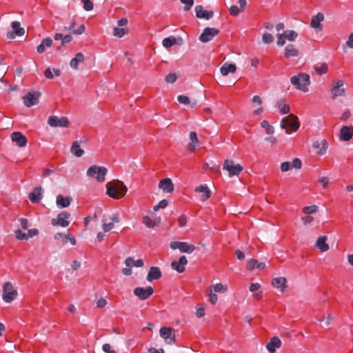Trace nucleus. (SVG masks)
<instances>
[{
    "label": "nucleus",
    "mask_w": 353,
    "mask_h": 353,
    "mask_svg": "<svg viewBox=\"0 0 353 353\" xmlns=\"http://www.w3.org/2000/svg\"><path fill=\"white\" fill-rule=\"evenodd\" d=\"M159 188L166 193H171L174 190V185L170 178L161 180L159 183Z\"/></svg>",
    "instance_id": "obj_25"
},
{
    "label": "nucleus",
    "mask_w": 353,
    "mask_h": 353,
    "mask_svg": "<svg viewBox=\"0 0 353 353\" xmlns=\"http://www.w3.org/2000/svg\"><path fill=\"white\" fill-rule=\"evenodd\" d=\"M195 191L197 192L202 193V196L201 197V200L202 201H206L208 198L210 197V190L208 188L206 185H202L198 186L195 188Z\"/></svg>",
    "instance_id": "obj_37"
},
{
    "label": "nucleus",
    "mask_w": 353,
    "mask_h": 353,
    "mask_svg": "<svg viewBox=\"0 0 353 353\" xmlns=\"http://www.w3.org/2000/svg\"><path fill=\"white\" fill-rule=\"evenodd\" d=\"M70 217V213L63 211L60 212L56 218L52 219L51 223L54 226L59 225L63 228H66L70 224V221H68Z\"/></svg>",
    "instance_id": "obj_11"
},
{
    "label": "nucleus",
    "mask_w": 353,
    "mask_h": 353,
    "mask_svg": "<svg viewBox=\"0 0 353 353\" xmlns=\"http://www.w3.org/2000/svg\"><path fill=\"white\" fill-rule=\"evenodd\" d=\"M324 19V15L321 12H319L317 14L312 17L311 19V26L318 30H321L322 25L321 22Z\"/></svg>",
    "instance_id": "obj_28"
},
{
    "label": "nucleus",
    "mask_w": 353,
    "mask_h": 353,
    "mask_svg": "<svg viewBox=\"0 0 353 353\" xmlns=\"http://www.w3.org/2000/svg\"><path fill=\"white\" fill-rule=\"evenodd\" d=\"M83 4V8L86 11H90L93 9L94 5L90 0H81Z\"/></svg>",
    "instance_id": "obj_52"
},
{
    "label": "nucleus",
    "mask_w": 353,
    "mask_h": 353,
    "mask_svg": "<svg viewBox=\"0 0 353 353\" xmlns=\"http://www.w3.org/2000/svg\"><path fill=\"white\" fill-rule=\"evenodd\" d=\"M229 10L230 14L232 16H236L239 13L243 12V10H241V9L236 6H232Z\"/></svg>",
    "instance_id": "obj_55"
},
{
    "label": "nucleus",
    "mask_w": 353,
    "mask_h": 353,
    "mask_svg": "<svg viewBox=\"0 0 353 353\" xmlns=\"http://www.w3.org/2000/svg\"><path fill=\"white\" fill-rule=\"evenodd\" d=\"M54 239L57 241L66 243V234L62 233H57L54 234Z\"/></svg>",
    "instance_id": "obj_58"
},
{
    "label": "nucleus",
    "mask_w": 353,
    "mask_h": 353,
    "mask_svg": "<svg viewBox=\"0 0 353 353\" xmlns=\"http://www.w3.org/2000/svg\"><path fill=\"white\" fill-rule=\"evenodd\" d=\"M223 169L228 171V176L232 177L239 175L243 168L240 164H235L232 160L226 159L224 161Z\"/></svg>",
    "instance_id": "obj_7"
},
{
    "label": "nucleus",
    "mask_w": 353,
    "mask_h": 353,
    "mask_svg": "<svg viewBox=\"0 0 353 353\" xmlns=\"http://www.w3.org/2000/svg\"><path fill=\"white\" fill-rule=\"evenodd\" d=\"M161 217H155L154 220H152L150 217L148 216H144L143 217V224L147 226L148 228H154L157 225H160L161 223Z\"/></svg>",
    "instance_id": "obj_35"
},
{
    "label": "nucleus",
    "mask_w": 353,
    "mask_h": 353,
    "mask_svg": "<svg viewBox=\"0 0 353 353\" xmlns=\"http://www.w3.org/2000/svg\"><path fill=\"white\" fill-rule=\"evenodd\" d=\"M52 39L50 37L43 39L41 43L37 48V52L40 54L43 53L46 50V47L52 46Z\"/></svg>",
    "instance_id": "obj_40"
},
{
    "label": "nucleus",
    "mask_w": 353,
    "mask_h": 353,
    "mask_svg": "<svg viewBox=\"0 0 353 353\" xmlns=\"http://www.w3.org/2000/svg\"><path fill=\"white\" fill-rule=\"evenodd\" d=\"M353 136V126L344 125L341 128L339 138L341 141H348Z\"/></svg>",
    "instance_id": "obj_20"
},
{
    "label": "nucleus",
    "mask_w": 353,
    "mask_h": 353,
    "mask_svg": "<svg viewBox=\"0 0 353 353\" xmlns=\"http://www.w3.org/2000/svg\"><path fill=\"white\" fill-rule=\"evenodd\" d=\"M43 189L41 186L34 188L32 192L29 194V199L34 203H37L43 198Z\"/></svg>",
    "instance_id": "obj_23"
},
{
    "label": "nucleus",
    "mask_w": 353,
    "mask_h": 353,
    "mask_svg": "<svg viewBox=\"0 0 353 353\" xmlns=\"http://www.w3.org/2000/svg\"><path fill=\"white\" fill-rule=\"evenodd\" d=\"M301 221H303L304 225H307L314 221V218L312 216L307 215L305 216L302 217Z\"/></svg>",
    "instance_id": "obj_62"
},
{
    "label": "nucleus",
    "mask_w": 353,
    "mask_h": 353,
    "mask_svg": "<svg viewBox=\"0 0 353 353\" xmlns=\"http://www.w3.org/2000/svg\"><path fill=\"white\" fill-rule=\"evenodd\" d=\"M236 70L234 63H225L220 68V72L223 76H227L229 73H234Z\"/></svg>",
    "instance_id": "obj_36"
},
{
    "label": "nucleus",
    "mask_w": 353,
    "mask_h": 353,
    "mask_svg": "<svg viewBox=\"0 0 353 353\" xmlns=\"http://www.w3.org/2000/svg\"><path fill=\"white\" fill-rule=\"evenodd\" d=\"M170 248L172 250H179L181 252L191 254L195 250L196 247L192 244H188L186 242L172 241L170 244Z\"/></svg>",
    "instance_id": "obj_9"
},
{
    "label": "nucleus",
    "mask_w": 353,
    "mask_h": 353,
    "mask_svg": "<svg viewBox=\"0 0 353 353\" xmlns=\"http://www.w3.org/2000/svg\"><path fill=\"white\" fill-rule=\"evenodd\" d=\"M319 210V207L316 205H312L310 206H306L303 208V212L309 215L311 214L316 213Z\"/></svg>",
    "instance_id": "obj_47"
},
{
    "label": "nucleus",
    "mask_w": 353,
    "mask_h": 353,
    "mask_svg": "<svg viewBox=\"0 0 353 353\" xmlns=\"http://www.w3.org/2000/svg\"><path fill=\"white\" fill-rule=\"evenodd\" d=\"M72 198L70 196L64 197L61 194H58L56 198V204L59 208H67L70 205Z\"/></svg>",
    "instance_id": "obj_29"
},
{
    "label": "nucleus",
    "mask_w": 353,
    "mask_h": 353,
    "mask_svg": "<svg viewBox=\"0 0 353 353\" xmlns=\"http://www.w3.org/2000/svg\"><path fill=\"white\" fill-rule=\"evenodd\" d=\"M188 263V260L185 256H181L178 261H173L171 263V267L173 270L179 273H182L185 270V265Z\"/></svg>",
    "instance_id": "obj_19"
},
{
    "label": "nucleus",
    "mask_w": 353,
    "mask_h": 353,
    "mask_svg": "<svg viewBox=\"0 0 353 353\" xmlns=\"http://www.w3.org/2000/svg\"><path fill=\"white\" fill-rule=\"evenodd\" d=\"M18 292L10 282H6L3 285L2 299L7 303L17 299Z\"/></svg>",
    "instance_id": "obj_6"
},
{
    "label": "nucleus",
    "mask_w": 353,
    "mask_h": 353,
    "mask_svg": "<svg viewBox=\"0 0 353 353\" xmlns=\"http://www.w3.org/2000/svg\"><path fill=\"white\" fill-rule=\"evenodd\" d=\"M276 107L279 109L281 114H288L290 111V106L285 103L282 100L276 103Z\"/></svg>",
    "instance_id": "obj_44"
},
{
    "label": "nucleus",
    "mask_w": 353,
    "mask_h": 353,
    "mask_svg": "<svg viewBox=\"0 0 353 353\" xmlns=\"http://www.w3.org/2000/svg\"><path fill=\"white\" fill-rule=\"evenodd\" d=\"M133 292L140 300L144 301L153 294L154 290L151 286H148L145 288L137 287L134 289Z\"/></svg>",
    "instance_id": "obj_15"
},
{
    "label": "nucleus",
    "mask_w": 353,
    "mask_h": 353,
    "mask_svg": "<svg viewBox=\"0 0 353 353\" xmlns=\"http://www.w3.org/2000/svg\"><path fill=\"white\" fill-rule=\"evenodd\" d=\"M108 169L105 167L97 165H91L86 172V174L88 177L94 179L99 183H103L105 181Z\"/></svg>",
    "instance_id": "obj_3"
},
{
    "label": "nucleus",
    "mask_w": 353,
    "mask_h": 353,
    "mask_svg": "<svg viewBox=\"0 0 353 353\" xmlns=\"http://www.w3.org/2000/svg\"><path fill=\"white\" fill-rule=\"evenodd\" d=\"M290 168H292V165L289 161H285L281 164V170L283 172L288 171Z\"/></svg>",
    "instance_id": "obj_57"
},
{
    "label": "nucleus",
    "mask_w": 353,
    "mask_h": 353,
    "mask_svg": "<svg viewBox=\"0 0 353 353\" xmlns=\"http://www.w3.org/2000/svg\"><path fill=\"white\" fill-rule=\"evenodd\" d=\"M262 41L265 44H270L273 42L274 37L271 34L266 32L263 34Z\"/></svg>",
    "instance_id": "obj_50"
},
{
    "label": "nucleus",
    "mask_w": 353,
    "mask_h": 353,
    "mask_svg": "<svg viewBox=\"0 0 353 353\" xmlns=\"http://www.w3.org/2000/svg\"><path fill=\"white\" fill-rule=\"evenodd\" d=\"M312 147L314 149L318 150L316 154L319 156H323L327 152L328 143L325 139L317 140L313 143Z\"/></svg>",
    "instance_id": "obj_21"
},
{
    "label": "nucleus",
    "mask_w": 353,
    "mask_h": 353,
    "mask_svg": "<svg viewBox=\"0 0 353 353\" xmlns=\"http://www.w3.org/2000/svg\"><path fill=\"white\" fill-rule=\"evenodd\" d=\"M346 96V88L343 80L333 81L330 87V98L333 100Z\"/></svg>",
    "instance_id": "obj_5"
},
{
    "label": "nucleus",
    "mask_w": 353,
    "mask_h": 353,
    "mask_svg": "<svg viewBox=\"0 0 353 353\" xmlns=\"http://www.w3.org/2000/svg\"><path fill=\"white\" fill-rule=\"evenodd\" d=\"M129 30L128 28L117 26L113 28V35L117 38L123 37L124 35L127 34Z\"/></svg>",
    "instance_id": "obj_41"
},
{
    "label": "nucleus",
    "mask_w": 353,
    "mask_h": 353,
    "mask_svg": "<svg viewBox=\"0 0 353 353\" xmlns=\"http://www.w3.org/2000/svg\"><path fill=\"white\" fill-rule=\"evenodd\" d=\"M219 30L215 28H205L199 36V41L202 43H207L218 35Z\"/></svg>",
    "instance_id": "obj_13"
},
{
    "label": "nucleus",
    "mask_w": 353,
    "mask_h": 353,
    "mask_svg": "<svg viewBox=\"0 0 353 353\" xmlns=\"http://www.w3.org/2000/svg\"><path fill=\"white\" fill-rule=\"evenodd\" d=\"M213 290L215 292H221L224 293L228 290V287L226 285H223L221 283H218L212 286Z\"/></svg>",
    "instance_id": "obj_49"
},
{
    "label": "nucleus",
    "mask_w": 353,
    "mask_h": 353,
    "mask_svg": "<svg viewBox=\"0 0 353 353\" xmlns=\"http://www.w3.org/2000/svg\"><path fill=\"white\" fill-rule=\"evenodd\" d=\"M182 41H183L182 39L180 37L176 38L174 36H170L169 37H166L163 39L162 45L164 48H169L176 44L181 45L182 43Z\"/></svg>",
    "instance_id": "obj_27"
},
{
    "label": "nucleus",
    "mask_w": 353,
    "mask_h": 353,
    "mask_svg": "<svg viewBox=\"0 0 353 353\" xmlns=\"http://www.w3.org/2000/svg\"><path fill=\"white\" fill-rule=\"evenodd\" d=\"M207 293L209 296V301L212 304H216L218 301L217 295L212 292V287L207 289Z\"/></svg>",
    "instance_id": "obj_48"
},
{
    "label": "nucleus",
    "mask_w": 353,
    "mask_h": 353,
    "mask_svg": "<svg viewBox=\"0 0 353 353\" xmlns=\"http://www.w3.org/2000/svg\"><path fill=\"white\" fill-rule=\"evenodd\" d=\"M102 223V229L104 232H108L113 229L114 227V223L112 221L108 223V219L106 216H103L101 220Z\"/></svg>",
    "instance_id": "obj_43"
},
{
    "label": "nucleus",
    "mask_w": 353,
    "mask_h": 353,
    "mask_svg": "<svg viewBox=\"0 0 353 353\" xmlns=\"http://www.w3.org/2000/svg\"><path fill=\"white\" fill-rule=\"evenodd\" d=\"M196 17L199 19H204L208 20L213 17L214 12L210 10H205L203 6L199 5L196 6L194 8Z\"/></svg>",
    "instance_id": "obj_22"
},
{
    "label": "nucleus",
    "mask_w": 353,
    "mask_h": 353,
    "mask_svg": "<svg viewBox=\"0 0 353 353\" xmlns=\"http://www.w3.org/2000/svg\"><path fill=\"white\" fill-rule=\"evenodd\" d=\"M190 143L188 144V150L190 152H194L196 148L198 147L200 144V142L198 139L197 134L195 132L192 131L190 133Z\"/></svg>",
    "instance_id": "obj_31"
},
{
    "label": "nucleus",
    "mask_w": 353,
    "mask_h": 353,
    "mask_svg": "<svg viewBox=\"0 0 353 353\" xmlns=\"http://www.w3.org/2000/svg\"><path fill=\"white\" fill-rule=\"evenodd\" d=\"M15 236L19 240H28V236L26 233L23 232L21 230H17L14 232Z\"/></svg>",
    "instance_id": "obj_51"
},
{
    "label": "nucleus",
    "mask_w": 353,
    "mask_h": 353,
    "mask_svg": "<svg viewBox=\"0 0 353 353\" xmlns=\"http://www.w3.org/2000/svg\"><path fill=\"white\" fill-rule=\"evenodd\" d=\"M161 277V272L158 267H151L147 276V280L149 282L153 280L159 279Z\"/></svg>",
    "instance_id": "obj_33"
},
{
    "label": "nucleus",
    "mask_w": 353,
    "mask_h": 353,
    "mask_svg": "<svg viewBox=\"0 0 353 353\" xmlns=\"http://www.w3.org/2000/svg\"><path fill=\"white\" fill-rule=\"evenodd\" d=\"M125 264L126 268L122 270V273L125 276H130L132 274V267H142L144 265V261L143 259L134 260L132 257H128L125 260Z\"/></svg>",
    "instance_id": "obj_12"
},
{
    "label": "nucleus",
    "mask_w": 353,
    "mask_h": 353,
    "mask_svg": "<svg viewBox=\"0 0 353 353\" xmlns=\"http://www.w3.org/2000/svg\"><path fill=\"white\" fill-rule=\"evenodd\" d=\"M327 236H319L315 243V246L319 249L322 252L327 251L330 248L329 245L326 243Z\"/></svg>",
    "instance_id": "obj_34"
},
{
    "label": "nucleus",
    "mask_w": 353,
    "mask_h": 353,
    "mask_svg": "<svg viewBox=\"0 0 353 353\" xmlns=\"http://www.w3.org/2000/svg\"><path fill=\"white\" fill-rule=\"evenodd\" d=\"M299 54V50L296 48V46L293 44H289L285 48L284 57L286 59H290L291 57H298Z\"/></svg>",
    "instance_id": "obj_30"
},
{
    "label": "nucleus",
    "mask_w": 353,
    "mask_h": 353,
    "mask_svg": "<svg viewBox=\"0 0 353 353\" xmlns=\"http://www.w3.org/2000/svg\"><path fill=\"white\" fill-rule=\"evenodd\" d=\"M181 2L185 4L184 10L188 11L190 10L192 6L194 5V0H180Z\"/></svg>",
    "instance_id": "obj_54"
},
{
    "label": "nucleus",
    "mask_w": 353,
    "mask_h": 353,
    "mask_svg": "<svg viewBox=\"0 0 353 353\" xmlns=\"http://www.w3.org/2000/svg\"><path fill=\"white\" fill-rule=\"evenodd\" d=\"M48 123L52 128L61 127L65 128L69 125V121L67 117H62L58 118L57 116H50L48 118Z\"/></svg>",
    "instance_id": "obj_16"
},
{
    "label": "nucleus",
    "mask_w": 353,
    "mask_h": 353,
    "mask_svg": "<svg viewBox=\"0 0 353 353\" xmlns=\"http://www.w3.org/2000/svg\"><path fill=\"white\" fill-rule=\"evenodd\" d=\"M70 151L77 157H81L85 153L84 150L80 148V143L77 141L72 143Z\"/></svg>",
    "instance_id": "obj_39"
},
{
    "label": "nucleus",
    "mask_w": 353,
    "mask_h": 353,
    "mask_svg": "<svg viewBox=\"0 0 353 353\" xmlns=\"http://www.w3.org/2000/svg\"><path fill=\"white\" fill-rule=\"evenodd\" d=\"M72 37L71 35H65L63 36V40L61 43V46L57 48V50L61 49V46H63L65 43H70L72 40Z\"/></svg>",
    "instance_id": "obj_56"
},
{
    "label": "nucleus",
    "mask_w": 353,
    "mask_h": 353,
    "mask_svg": "<svg viewBox=\"0 0 353 353\" xmlns=\"http://www.w3.org/2000/svg\"><path fill=\"white\" fill-rule=\"evenodd\" d=\"M290 82L296 89L307 92L308 85L310 84V77L307 74L299 73L292 77Z\"/></svg>",
    "instance_id": "obj_2"
},
{
    "label": "nucleus",
    "mask_w": 353,
    "mask_h": 353,
    "mask_svg": "<svg viewBox=\"0 0 353 353\" xmlns=\"http://www.w3.org/2000/svg\"><path fill=\"white\" fill-rule=\"evenodd\" d=\"M319 182L322 185L323 188H326L330 182V179L327 176H321L319 179Z\"/></svg>",
    "instance_id": "obj_59"
},
{
    "label": "nucleus",
    "mask_w": 353,
    "mask_h": 353,
    "mask_svg": "<svg viewBox=\"0 0 353 353\" xmlns=\"http://www.w3.org/2000/svg\"><path fill=\"white\" fill-rule=\"evenodd\" d=\"M277 45L279 46H283L286 42V40L289 41H294L298 37V34L294 30H285L283 33L277 32Z\"/></svg>",
    "instance_id": "obj_8"
},
{
    "label": "nucleus",
    "mask_w": 353,
    "mask_h": 353,
    "mask_svg": "<svg viewBox=\"0 0 353 353\" xmlns=\"http://www.w3.org/2000/svg\"><path fill=\"white\" fill-rule=\"evenodd\" d=\"M107 187V194L114 199H119L123 197L127 192V187L121 181H114L112 183H108Z\"/></svg>",
    "instance_id": "obj_1"
},
{
    "label": "nucleus",
    "mask_w": 353,
    "mask_h": 353,
    "mask_svg": "<svg viewBox=\"0 0 353 353\" xmlns=\"http://www.w3.org/2000/svg\"><path fill=\"white\" fill-rule=\"evenodd\" d=\"M261 126L265 129L267 134H272L274 132V128L267 121L263 120L261 122Z\"/></svg>",
    "instance_id": "obj_45"
},
{
    "label": "nucleus",
    "mask_w": 353,
    "mask_h": 353,
    "mask_svg": "<svg viewBox=\"0 0 353 353\" xmlns=\"http://www.w3.org/2000/svg\"><path fill=\"white\" fill-rule=\"evenodd\" d=\"M11 139L19 147H24L27 144V139L21 132H15L11 134Z\"/></svg>",
    "instance_id": "obj_26"
},
{
    "label": "nucleus",
    "mask_w": 353,
    "mask_h": 353,
    "mask_svg": "<svg viewBox=\"0 0 353 353\" xmlns=\"http://www.w3.org/2000/svg\"><path fill=\"white\" fill-rule=\"evenodd\" d=\"M281 126L285 130L286 133L290 134L292 132L296 131L299 128V123L297 117L292 114L283 118L281 122Z\"/></svg>",
    "instance_id": "obj_4"
},
{
    "label": "nucleus",
    "mask_w": 353,
    "mask_h": 353,
    "mask_svg": "<svg viewBox=\"0 0 353 353\" xmlns=\"http://www.w3.org/2000/svg\"><path fill=\"white\" fill-rule=\"evenodd\" d=\"M314 70L319 75L325 74L327 71V65L325 63L314 66Z\"/></svg>",
    "instance_id": "obj_46"
},
{
    "label": "nucleus",
    "mask_w": 353,
    "mask_h": 353,
    "mask_svg": "<svg viewBox=\"0 0 353 353\" xmlns=\"http://www.w3.org/2000/svg\"><path fill=\"white\" fill-rule=\"evenodd\" d=\"M102 350L105 353H117L115 350L111 349V346L108 343L103 344Z\"/></svg>",
    "instance_id": "obj_61"
},
{
    "label": "nucleus",
    "mask_w": 353,
    "mask_h": 353,
    "mask_svg": "<svg viewBox=\"0 0 353 353\" xmlns=\"http://www.w3.org/2000/svg\"><path fill=\"white\" fill-rule=\"evenodd\" d=\"M40 97L41 92H28L23 97L24 105L28 108L37 105Z\"/></svg>",
    "instance_id": "obj_14"
},
{
    "label": "nucleus",
    "mask_w": 353,
    "mask_h": 353,
    "mask_svg": "<svg viewBox=\"0 0 353 353\" xmlns=\"http://www.w3.org/2000/svg\"><path fill=\"white\" fill-rule=\"evenodd\" d=\"M84 61V55L81 52L76 54L75 57L71 59L70 62V67L74 70H77L79 63Z\"/></svg>",
    "instance_id": "obj_38"
},
{
    "label": "nucleus",
    "mask_w": 353,
    "mask_h": 353,
    "mask_svg": "<svg viewBox=\"0 0 353 353\" xmlns=\"http://www.w3.org/2000/svg\"><path fill=\"white\" fill-rule=\"evenodd\" d=\"M159 334L165 343L173 344L175 343L176 335L175 330L170 327H162L159 330Z\"/></svg>",
    "instance_id": "obj_10"
},
{
    "label": "nucleus",
    "mask_w": 353,
    "mask_h": 353,
    "mask_svg": "<svg viewBox=\"0 0 353 353\" xmlns=\"http://www.w3.org/2000/svg\"><path fill=\"white\" fill-rule=\"evenodd\" d=\"M11 27L13 32H9L7 33L8 39H13L16 36L21 37L25 34V30L20 26V23L19 21L12 22Z\"/></svg>",
    "instance_id": "obj_17"
},
{
    "label": "nucleus",
    "mask_w": 353,
    "mask_h": 353,
    "mask_svg": "<svg viewBox=\"0 0 353 353\" xmlns=\"http://www.w3.org/2000/svg\"><path fill=\"white\" fill-rule=\"evenodd\" d=\"M346 45L350 48H353V32L349 35L348 39L346 41Z\"/></svg>",
    "instance_id": "obj_63"
},
{
    "label": "nucleus",
    "mask_w": 353,
    "mask_h": 353,
    "mask_svg": "<svg viewBox=\"0 0 353 353\" xmlns=\"http://www.w3.org/2000/svg\"><path fill=\"white\" fill-rule=\"evenodd\" d=\"M177 99L180 103L190 105V106L192 108L196 106L197 104V101L196 100L191 101L190 98L185 95H179L178 96Z\"/></svg>",
    "instance_id": "obj_42"
},
{
    "label": "nucleus",
    "mask_w": 353,
    "mask_h": 353,
    "mask_svg": "<svg viewBox=\"0 0 353 353\" xmlns=\"http://www.w3.org/2000/svg\"><path fill=\"white\" fill-rule=\"evenodd\" d=\"M177 79V75L175 73H170L165 77V81L168 83H173Z\"/></svg>",
    "instance_id": "obj_53"
},
{
    "label": "nucleus",
    "mask_w": 353,
    "mask_h": 353,
    "mask_svg": "<svg viewBox=\"0 0 353 353\" xmlns=\"http://www.w3.org/2000/svg\"><path fill=\"white\" fill-rule=\"evenodd\" d=\"M292 168H294L295 169H300L301 168L302 163L301 161L296 158L293 160L292 163H291Z\"/></svg>",
    "instance_id": "obj_60"
},
{
    "label": "nucleus",
    "mask_w": 353,
    "mask_h": 353,
    "mask_svg": "<svg viewBox=\"0 0 353 353\" xmlns=\"http://www.w3.org/2000/svg\"><path fill=\"white\" fill-rule=\"evenodd\" d=\"M281 346V341L277 336L270 339V341L266 344V349L270 353H274L276 349Z\"/></svg>",
    "instance_id": "obj_24"
},
{
    "label": "nucleus",
    "mask_w": 353,
    "mask_h": 353,
    "mask_svg": "<svg viewBox=\"0 0 353 353\" xmlns=\"http://www.w3.org/2000/svg\"><path fill=\"white\" fill-rule=\"evenodd\" d=\"M246 268L250 271L254 269L263 270L265 268V263L264 262H259L256 259H251L248 261Z\"/></svg>",
    "instance_id": "obj_32"
},
{
    "label": "nucleus",
    "mask_w": 353,
    "mask_h": 353,
    "mask_svg": "<svg viewBox=\"0 0 353 353\" xmlns=\"http://www.w3.org/2000/svg\"><path fill=\"white\" fill-rule=\"evenodd\" d=\"M272 285L274 288H276L281 293H283L288 288L287 279L283 276L274 278L272 280Z\"/></svg>",
    "instance_id": "obj_18"
},
{
    "label": "nucleus",
    "mask_w": 353,
    "mask_h": 353,
    "mask_svg": "<svg viewBox=\"0 0 353 353\" xmlns=\"http://www.w3.org/2000/svg\"><path fill=\"white\" fill-rule=\"evenodd\" d=\"M145 353H165L163 349L157 350L155 348L151 347Z\"/></svg>",
    "instance_id": "obj_64"
}]
</instances>
